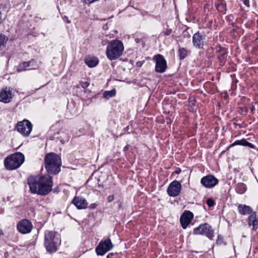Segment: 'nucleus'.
Segmentation results:
<instances>
[{
    "instance_id": "obj_32",
    "label": "nucleus",
    "mask_w": 258,
    "mask_h": 258,
    "mask_svg": "<svg viewBox=\"0 0 258 258\" xmlns=\"http://www.w3.org/2000/svg\"><path fill=\"white\" fill-rule=\"evenodd\" d=\"M241 109L242 110V114L244 115H246L247 113L248 109L246 108H241Z\"/></svg>"
},
{
    "instance_id": "obj_33",
    "label": "nucleus",
    "mask_w": 258,
    "mask_h": 258,
    "mask_svg": "<svg viewBox=\"0 0 258 258\" xmlns=\"http://www.w3.org/2000/svg\"><path fill=\"white\" fill-rule=\"evenodd\" d=\"M97 205L95 203L91 204L89 206V208L91 209H94L97 207Z\"/></svg>"
},
{
    "instance_id": "obj_39",
    "label": "nucleus",
    "mask_w": 258,
    "mask_h": 258,
    "mask_svg": "<svg viewBox=\"0 0 258 258\" xmlns=\"http://www.w3.org/2000/svg\"><path fill=\"white\" fill-rule=\"evenodd\" d=\"M2 20H3V19H2V13L0 11V24L2 23Z\"/></svg>"
},
{
    "instance_id": "obj_4",
    "label": "nucleus",
    "mask_w": 258,
    "mask_h": 258,
    "mask_svg": "<svg viewBox=\"0 0 258 258\" xmlns=\"http://www.w3.org/2000/svg\"><path fill=\"white\" fill-rule=\"evenodd\" d=\"M60 242V236L57 232L48 230L45 232L44 245L48 252H55L58 249Z\"/></svg>"
},
{
    "instance_id": "obj_40",
    "label": "nucleus",
    "mask_w": 258,
    "mask_h": 258,
    "mask_svg": "<svg viewBox=\"0 0 258 258\" xmlns=\"http://www.w3.org/2000/svg\"><path fill=\"white\" fill-rule=\"evenodd\" d=\"M113 253H109L107 255V258H109L110 256H113Z\"/></svg>"
},
{
    "instance_id": "obj_28",
    "label": "nucleus",
    "mask_w": 258,
    "mask_h": 258,
    "mask_svg": "<svg viewBox=\"0 0 258 258\" xmlns=\"http://www.w3.org/2000/svg\"><path fill=\"white\" fill-rule=\"evenodd\" d=\"M7 41L6 37L4 35L0 34V51H2Z\"/></svg>"
},
{
    "instance_id": "obj_19",
    "label": "nucleus",
    "mask_w": 258,
    "mask_h": 258,
    "mask_svg": "<svg viewBox=\"0 0 258 258\" xmlns=\"http://www.w3.org/2000/svg\"><path fill=\"white\" fill-rule=\"evenodd\" d=\"M55 139L59 140L61 143L63 144L65 142L68 141V138L64 132H61L55 133L53 137H50V140H51Z\"/></svg>"
},
{
    "instance_id": "obj_27",
    "label": "nucleus",
    "mask_w": 258,
    "mask_h": 258,
    "mask_svg": "<svg viewBox=\"0 0 258 258\" xmlns=\"http://www.w3.org/2000/svg\"><path fill=\"white\" fill-rule=\"evenodd\" d=\"M115 93V89H113L110 91H106L103 93V97L105 98L108 99L109 98L114 96Z\"/></svg>"
},
{
    "instance_id": "obj_6",
    "label": "nucleus",
    "mask_w": 258,
    "mask_h": 258,
    "mask_svg": "<svg viewBox=\"0 0 258 258\" xmlns=\"http://www.w3.org/2000/svg\"><path fill=\"white\" fill-rule=\"evenodd\" d=\"M195 235H204L210 239H213L214 235V230L212 227L207 223L202 224L198 227L195 228L193 231Z\"/></svg>"
},
{
    "instance_id": "obj_13",
    "label": "nucleus",
    "mask_w": 258,
    "mask_h": 258,
    "mask_svg": "<svg viewBox=\"0 0 258 258\" xmlns=\"http://www.w3.org/2000/svg\"><path fill=\"white\" fill-rule=\"evenodd\" d=\"M17 228L18 231L21 233L27 234L31 231L33 226L29 220L23 219L18 223Z\"/></svg>"
},
{
    "instance_id": "obj_9",
    "label": "nucleus",
    "mask_w": 258,
    "mask_h": 258,
    "mask_svg": "<svg viewBox=\"0 0 258 258\" xmlns=\"http://www.w3.org/2000/svg\"><path fill=\"white\" fill-rule=\"evenodd\" d=\"M153 60L155 62V71L156 72L163 73L166 71L167 68V62L162 55L158 54L154 55Z\"/></svg>"
},
{
    "instance_id": "obj_10",
    "label": "nucleus",
    "mask_w": 258,
    "mask_h": 258,
    "mask_svg": "<svg viewBox=\"0 0 258 258\" xmlns=\"http://www.w3.org/2000/svg\"><path fill=\"white\" fill-rule=\"evenodd\" d=\"M14 91L11 87H5L0 90V101L5 103L11 102L14 96Z\"/></svg>"
},
{
    "instance_id": "obj_14",
    "label": "nucleus",
    "mask_w": 258,
    "mask_h": 258,
    "mask_svg": "<svg viewBox=\"0 0 258 258\" xmlns=\"http://www.w3.org/2000/svg\"><path fill=\"white\" fill-rule=\"evenodd\" d=\"M219 180L212 175H208L204 176L201 179V183L206 188H213L218 184Z\"/></svg>"
},
{
    "instance_id": "obj_23",
    "label": "nucleus",
    "mask_w": 258,
    "mask_h": 258,
    "mask_svg": "<svg viewBox=\"0 0 258 258\" xmlns=\"http://www.w3.org/2000/svg\"><path fill=\"white\" fill-rule=\"evenodd\" d=\"M190 52L187 49L184 47H179L178 53L179 59L182 60L184 59L188 55V53Z\"/></svg>"
},
{
    "instance_id": "obj_8",
    "label": "nucleus",
    "mask_w": 258,
    "mask_h": 258,
    "mask_svg": "<svg viewBox=\"0 0 258 258\" xmlns=\"http://www.w3.org/2000/svg\"><path fill=\"white\" fill-rule=\"evenodd\" d=\"M16 128L23 136H28L32 130V124L30 121L24 119L18 122L16 125Z\"/></svg>"
},
{
    "instance_id": "obj_43",
    "label": "nucleus",
    "mask_w": 258,
    "mask_h": 258,
    "mask_svg": "<svg viewBox=\"0 0 258 258\" xmlns=\"http://www.w3.org/2000/svg\"><path fill=\"white\" fill-rule=\"evenodd\" d=\"M181 170L179 169L178 170H176L175 171V172L177 174L179 173V172H180Z\"/></svg>"
},
{
    "instance_id": "obj_31",
    "label": "nucleus",
    "mask_w": 258,
    "mask_h": 258,
    "mask_svg": "<svg viewBox=\"0 0 258 258\" xmlns=\"http://www.w3.org/2000/svg\"><path fill=\"white\" fill-rule=\"evenodd\" d=\"M114 199V195H109L107 198V201L109 203L112 202L113 201Z\"/></svg>"
},
{
    "instance_id": "obj_12",
    "label": "nucleus",
    "mask_w": 258,
    "mask_h": 258,
    "mask_svg": "<svg viewBox=\"0 0 258 258\" xmlns=\"http://www.w3.org/2000/svg\"><path fill=\"white\" fill-rule=\"evenodd\" d=\"M181 189V183L177 180H174L169 184L167 192L170 197H175L179 195Z\"/></svg>"
},
{
    "instance_id": "obj_30",
    "label": "nucleus",
    "mask_w": 258,
    "mask_h": 258,
    "mask_svg": "<svg viewBox=\"0 0 258 258\" xmlns=\"http://www.w3.org/2000/svg\"><path fill=\"white\" fill-rule=\"evenodd\" d=\"M79 84L84 89L87 88L89 85V83L88 82L81 81L80 82Z\"/></svg>"
},
{
    "instance_id": "obj_21",
    "label": "nucleus",
    "mask_w": 258,
    "mask_h": 258,
    "mask_svg": "<svg viewBox=\"0 0 258 258\" xmlns=\"http://www.w3.org/2000/svg\"><path fill=\"white\" fill-rule=\"evenodd\" d=\"M236 145H241L243 146H247L251 148H254V146L251 143L247 142L245 139H243L240 140H236L233 143L229 146V148L233 147Z\"/></svg>"
},
{
    "instance_id": "obj_16",
    "label": "nucleus",
    "mask_w": 258,
    "mask_h": 258,
    "mask_svg": "<svg viewBox=\"0 0 258 258\" xmlns=\"http://www.w3.org/2000/svg\"><path fill=\"white\" fill-rule=\"evenodd\" d=\"M72 203L79 210L85 209L88 207L86 200L79 196H75L72 201Z\"/></svg>"
},
{
    "instance_id": "obj_29",
    "label": "nucleus",
    "mask_w": 258,
    "mask_h": 258,
    "mask_svg": "<svg viewBox=\"0 0 258 258\" xmlns=\"http://www.w3.org/2000/svg\"><path fill=\"white\" fill-rule=\"evenodd\" d=\"M206 204L209 207H211L214 206L215 202L212 199L209 198L207 200Z\"/></svg>"
},
{
    "instance_id": "obj_38",
    "label": "nucleus",
    "mask_w": 258,
    "mask_h": 258,
    "mask_svg": "<svg viewBox=\"0 0 258 258\" xmlns=\"http://www.w3.org/2000/svg\"><path fill=\"white\" fill-rule=\"evenodd\" d=\"M250 110L251 111V112H253L254 110H255V107L252 104L251 106Z\"/></svg>"
},
{
    "instance_id": "obj_41",
    "label": "nucleus",
    "mask_w": 258,
    "mask_h": 258,
    "mask_svg": "<svg viewBox=\"0 0 258 258\" xmlns=\"http://www.w3.org/2000/svg\"><path fill=\"white\" fill-rule=\"evenodd\" d=\"M122 208V203L120 202L119 205H118V209H121Z\"/></svg>"
},
{
    "instance_id": "obj_2",
    "label": "nucleus",
    "mask_w": 258,
    "mask_h": 258,
    "mask_svg": "<svg viewBox=\"0 0 258 258\" xmlns=\"http://www.w3.org/2000/svg\"><path fill=\"white\" fill-rule=\"evenodd\" d=\"M45 167L49 174L55 175L60 171L61 159L56 154H47L44 158Z\"/></svg>"
},
{
    "instance_id": "obj_11",
    "label": "nucleus",
    "mask_w": 258,
    "mask_h": 258,
    "mask_svg": "<svg viewBox=\"0 0 258 258\" xmlns=\"http://www.w3.org/2000/svg\"><path fill=\"white\" fill-rule=\"evenodd\" d=\"M205 39V35L200 31H198L192 36V42L193 46L196 48H203Z\"/></svg>"
},
{
    "instance_id": "obj_20",
    "label": "nucleus",
    "mask_w": 258,
    "mask_h": 258,
    "mask_svg": "<svg viewBox=\"0 0 258 258\" xmlns=\"http://www.w3.org/2000/svg\"><path fill=\"white\" fill-rule=\"evenodd\" d=\"M85 61L86 64L90 68L96 67L99 62L98 59L96 57L89 56L85 58Z\"/></svg>"
},
{
    "instance_id": "obj_24",
    "label": "nucleus",
    "mask_w": 258,
    "mask_h": 258,
    "mask_svg": "<svg viewBox=\"0 0 258 258\" xmlns=\"http://www.w3.org/2000/svg\"><path fill=\"white\" fill-rule=\"evenodd\" d=\"M28 64V70L37 69L39 68V64L35 59H31L29 61H26Z\"/></svg>"
},
{
    "instance_id": "obj_5",
    "label": "nucleus",
    "mask_w": 258,
    "mask_h": 258,
    "mask_svg": "<svg viewBox=\"0 0 258 258\" xmlns=\"http://www.w3.org/2000/svg\"><path fill=\"white\" fill-rule=\"evenodd\" d=\"M25 156L21 152H16L7 157L4 160L5 168L9 170H13L19 168L24 162Z\"/></svg>"
},
{
    "instance_id": "obj_22",
    "label": "nucleus",
    "mask_w": 258,
    "mask_h": 258,
    "mask_svg": "<svg viewBox=\"0 0 258 258\" xmlns=\"http://www.w3.org/2000/svg\"><path fill=\"white\" fill-rule=\"evenodd\" d=\"M247 187L245 184L242 182L238 183L235 186L236 192L239 194H243L245 192Z\"/></svg>"
},
{
    "instance_id": "obj_25",
    "label": "nucleus",
    "mask_w": 258,
    "mask_h": 258,
    "mask_svg": "<svg viewBox=\"0 0 258 258\" xmlns=\"http://www.w3.org/2000/svg\"><path fill=\"white\" fill-rule=\"evenodd\" d=\"M227 56V51L224 50L222 54L218 56V59L220 60V65L223 66L225 63Z\"/></svg>"
},
{
    "instance_id": "obj_36",
    "label": "nucleus",
    "mask_w": 258,
    "mask_h": 258,
    "mask_svg": "<svg viewBox=\"0 0 258 258\" xmlns=\"http://www.w3.org/2000/svg\"><path fill=\"white\" fill-rule=\"evenodd\" d=\"M225 50V49H223L222 48L221 46H219V47H217L216 48V51H222V52H223V51Z\"/></svg>"
},
{
    "instance_id": "obj_44",
    "label": "nucleus",
    "mask_w": 258,
    "mask_h": 258,
    "mask_svg": "<svg viewBox=\"0 0 258 258\" xmlns=\"http://www.w3.org/2000/svg\"><path fill=\"white\" fill-rule=\"evenodd\" d=\"M3 234V231L0 229V237Z\"/></svg>"
},
{
    "instance_id": "obj_37",
    "label": "nucleus",
    "mask_w": 258,
    "mask_h": 258,
    "mask_svg": "<svg viewBox=\"0 0 258 258\" xmlns=\"http://www.w3.org/2000/svg\"><path fill=\"white\" fill-rule=\"evenodd\" d=\"M129 148V146L128 145H126L124 148H123V151L124 152H126V151L128 150Z\"/></svg>"
},
{
    "instance_id": "obj_18",
    "label": "nucleus",
    "mask_w": 258,
    "mask_h": 258,
    "mask_svg": "<svg viewBox=\"0 0 258 258\" xmlns=\"http://www.w3.org/2000/svg\"><path fill=\"white\" fill-rule=\"evenodd\" d=\"M236 205L238 213L241 216L249 215L254 211L249 206L242 204H237Z\"/></svg>"
},
{
    "instance_id": "obj_3",
    "label": "nucleus",
    "mask_w": 258,
    "mask_h": 258,
    "mask_svg": "<svg viewBox=\"0 0 258 258\" xmlns=\"http://www.w3.org/2000/svg\"><path fill=\"white\" fill-rule=\"evenodd\" d=\"M124 51V45L119 40L115 39L108 42L106 55L110 60L117 59L122 55Z\"/></svg>"
},
{
    "instance_id": "obj_35",
    "label": "nucleus",
    "mask_w": 258,
    "mask_h": 258,
    "mask_svg": "<svg viewBox=\"0 0 258 258\" xmlns=\"http://www.w3.org/2000/svg\"><path fill=\"white\" fill-rule=\"evenodd\" d=\"M63 19L64 21H66V22L68 24L70 23H71V21L69 20L68 19V17H67V16H64L63 18Z\"/></svg>"
},
{
    "instance_id": "obj_17",
    "label": "nucleus",
    "mask_w": 258,
    "mask_h": 258,
    "mask_svg": "<svg viewBox=\"0 0 258 258\" xmlns=\"http://www.w3.org/2000/svg\"><path fill=\"white\" fill-rule=\"evenodd\" d=\"M249 227H252V230L256 231L258 229V218L255 211L250 214L247 219Z\"/></svg>"
},
{
    "instance_id": "obj_34",
    "label": "nucleus",
    "mask_w": 258,
    "mask_h": 258,
    "mask_svg": "<svg viewBox=\"0 0 258 258\" xmlns=\"http://www.w3.org/2000/svg\"><path fill=\"white\" fill-rule=\"evenodd\" d=\"M243 3L244 5L247 6V7H249V0H242Z\"/></svg>"
},
{
    "instance_id": "obj_15",
    "label": "nucleus",
    "mask_w": 258,
    "mask_h": 258,
    "mask_svg": "<svg viewBox=\"0 0 258 258\" xmlns=\"http://www.w3.org/2000/svg\"><path fill=\"white\" fill-rule=\"evenodd\" d=\"M194 218V214L189 211H185L180 218V222L182 227L186 229Z\"/></svg>"
},
{
    "instance_id": "obj_7",
    "label": "nucleus",
    "mask_w": 258,
    "mask_h": 258,
    "mask_svg": "<svg viewBox=\"0 0 258 258\" xmlns=\"http://www.w3.org/2000/svg\"><path fill=\"white\" fill-rule=\"evenodd\" d=\"M113 247V245L111 242L110 239L107 238L105 240H102L96 247L95 251L98 255L103 256L107 252L111 250Z\"/></svg>"
},
{
    "instance_id": "obj_1",
    "label": "nucleus",
    "mask_w": 258,
    "mask_h": 258,
    "mask_svg": "<svg viewBox=\"0 0 258 258\" xmlns=\"http://www.w3.org/2000/svg\"><path fill=\"white\" fill-rule=\"evenodd\" d=\"M30 191L32 194L45 196L52 190V178L49 175L30 176L27 179Z\"/></svg>"
},
{
    "instance_id": "obj_42",
    "label": "nucleus",
    "mask_w": 258,
    "mask_h": 258,
    "mask_svg": "<svg viewBox=\"0 0 258 258\" xmlns=\"http://www.w3.org/2000/svg\"><path fill=\"white\" fill-rule=\"evenodd\" d=\"M220 7L224 8V6L222 5H219L217 7V9H219Z\"/></svg>"
},
{
    "instance_id": "obj_26",
    "label": "nucleus",
    "mask_w": 258,
    "mask_h": 258,
    "mask_svg": "<svg viewBox=\"0 0 258 258\" xmlns=\"http://www.w3.org/2000/svg\"><path fill=\"white\" fill-rule=\"evenodd\" d=\"M28 64L26 61H23V62L20 63L17 68V70L18 72H22L24 71L28 70Z\"/></svg>"
}]
</instances>
